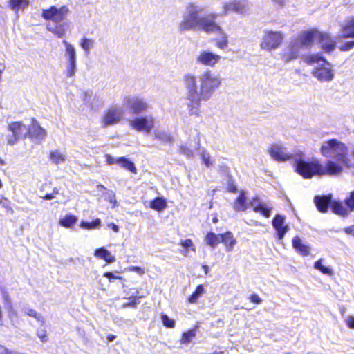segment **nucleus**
<instances>
[{"mask_svg": "<svg viewBox=\"0 0 354 354\" xmlns=\"http://www.w3.org/2000/svg\"><path fill=\"white\" fill-rule=\"evenodd\" d=\"M196 336V328L190 329L187 332H184L182 335L181 343H189L192 338Z\"/></svg>", "mask_w": 354, "mask_h": 354, "instance_id": "obj_42", "label": "nucleus"}, {"mask_svg": "<svg viewBox=\"0 0 354 354\" xmlns=\"http://www.w3.org/2000/svg\"><path fill=\"white\" fill-rule=\"evenodd\" d=\"M68 12V8L66 6L59 8L53 6L48 9H44L41 17L46 20L50 21L46 26L48 30L59 38L63 37L66 32L63 21Z\"/></svg>", "mask_w": 354, "mask_h": 354, "instance_id": "obj_4", "label": "nucleus"}, {"mask_svg": "<svg viewBox=\"0 0 354 354\" xmlns=\"http://www.w3.org/2000/svg\"><path fill=\"white\" fill-rule=\"evenodd\" d=\"M77 221V217L71 214H66L59 221V224L66 228H71Z\"/></svg>", "mask_w": 354, "mask_h": 354, "instance_id": "obj_30", "label": "nucleus"}, {"mask_svg": "<svg viewBox=\"0 0 354 354\" xmlns=\"http://www.w3.org/2000/svg\"><path fill=\"white\" fill-rule=\"evenodd\" d=\"M305 62L308 65L317 64L313 70L312 75L321 82H331L335 76L332 65L321 54H311L305 57Z\"/></svg>", "mask_w": 354, "mask_h": 354, "instance_id": "obj_6", "label": "nucleus"}, {"mask_svg": "<svg viewBox=\"0 0 354 354\" xmlns=\"http://www.w3.org/2000/svg\"><path fill=\"white\" fill-rule=\"evenodd\" d=\"M26 133L30 138L35 140L37 143H40L47 136L46 131L39 125L35 118H32V124L28 127Z\"/></svg>", "mask_w": 354, "mask_h": 354, "instance_id": "obj_14", "label": "nucleus"}, {"mask_svg": "<svg viewBox=\"0 0 354 354\" xmlns=\"http://www.w3.org/2000/svg\"><path fill=\"white\" fill-rule=\"evenodd\" d=\"M283 39V36L281 32L266 30L263 31L260 48L267 51L275 50L279 47Z\"/></svg>", "mask_w": 354, "mask_h": 354, "instance_id": "obj_7", "label": "nucleus"}, {"mask_svg": "<svg viewBox=\"0 0 354 354\" xmlns=\"http://www.w3.org/2000/svg\"><path fill=\"white\" fill-rule=\"evenodd\" d=\"M29 5L28 0H9V6L14 10L17 11L19 9H24Z\"/></svg>", "mask_w": 354, "mask_h": 354, "instance_id": "obj_36", "label": "nucleus"}, {"mask_svg": "<svg viewBox=\"0 0 354 354\" xmlns=\"http://www.w3.org/2000/svg\"><path fill=\"white\" fill-rule=\"evenodd\" d=\"M268 152L270 156L277 161H286L289 159H293L295 162L297 157L301 156L304 158L302 153H297L294 156L292 153H289L286 147L277 144L271 145Z\"/></svg>", "mask_w": 354, "mask_h": 354, "instance_id": "obj_10", "label": "nucleus"}, {"mask_svg": "<svg viewBox=\"0 0 354 354\" xmlns=\"http://www.w3.org/2000/svg\"><path fill=\"white\" fill-rule=\"evenodd\" d=\"M250 205L252 207L254 212L260 213L266 218L270 216L272 207L267 203L260 202L258 198H254L250 201Z\"/></svg>", "mask_w": 354, "mask_h": 354, "instance_id": "obj_20", "label": "nucleus"}, {"mask_svg": "<svg viewBox=\"0 0 354 354\" xmlns=\"http://www.w3.org/2000/svg\"><path fill=\"white\" fill-rule=\"evenodd\" d=\"M101 226V220L100 218H95V220L88 222L82 220L80 222V227L84 230H94V229H98Z\"/></svg>", "mask_w": 354, "mask_h": 354, "instance_id": "obj_35", "label": "nucleus"}, {"mask_svg": "<svg viewBox=\"0 0 354 354\" xmlns=\"http://www.w3.org/2000/svg\"><path fill=\"white\" fill-rule=\"evenodd\" d=\"M344 204L349 213L354 212V190L351 192L348 196L345 198Z\"/></svg>", "mask_w": 354, "mask_h": 354, "instance_id": "obj_44", "label": "nucleus"}, {"mask_svg": "<svg viewBox=\"0 0 354 354\" xmlns=\"http://www.w3.org/2000/svg\"><path fill=\"white\" fill-rule=\"evenodd\" d=\"M94 255L99 259L104 260L108 263H113L115 261V257L104 247L96 249Z\"/></svg>", "mask_w": 354, "mask_h": 354, "instance_id": "obj_26", "label": "nucleus"}, {"mask_svg": "<svg viewBox=\"0 0 354 354\" xmlns=\"http://www.w3.org/2000/svg\"><path fill=\"white\" fill-rule=\"evenodd\" d=\"M149 207L156 211L162 212L167 207V201L163 197H156L150 202Z\"/></svg>", "mask_w": 354, "mask_h": 354, "instance_id": "obj_29", "label": "nucleus"}, {"mask_svg": "<svg viewBox=\"0 0 354 354\" xmlns=\"http://www.w3.org/2000/svg\"><path fill=\"white\" fill-rule=\"evenodd\" d=\"M196 144V149L198 150V154L202 160L203 164H204L207 167H209L213 165V161L211 159V156L209 153L205 148H201V138H200V133H197L196 138L194 139Z\"/></svg>", "mask_w": 354, "mask_h": 354, "instance_id": "obj_22", "label": "nucleus"}, {"mask_svg": "<svg viewBox=\"0 0 354 354\" xmlns=\"http://www.w3.org/2000/svg\"><path fill=\"white\" fill-rule=\"evenodd\" d=\"M62 44L65 47L64 57L66 62L77 61V53L75 48L66 40H63Z\"/></svg>", "mask_w": 354, "mask_h": 354, "instance_id": "obj_25", "label": "nucleus"}, {"mask_svg": "<svg viewBox=\"0 0 354 354\" xmlns=\"http://www.w3.org/2000/svg\"><path fill=\"white\" fill-rule=\"evenodd\" d=\"M203 8L194 3H189L183 15V19L178 25L180 32L198 29L207 33L221 32V27L216 22L218 14L212 12L205 16L200 17L199 13Z\"/></svg>", "mask_w": 354, "mask_h": 354, "instance_id": "obj_2", "label": "nucleus"}, {"mask_svg": "<svg viewBox=\"0 0 354 354\" xmlns=\"http://www.w3.org/2000/svg\"><path fill=\"white\" fill-rule=\"evenodd\" d=\"M19 136L15 135L14 133H12L11 135L7 136L8 144L10 145H13L19 140Z\"/></svg>", "mask_w": 354, "mask_h": 354, "instance_id": "obj_54", "label": "nucleus"}, {"mask_svg": "<svg viewBox=\"0 0 354 354\" xmlns=\"http://www.w3.org/2000/svg\"><path fill=\"white\" fill-rule=\"evenodd\" d=\"M77 68V61L66 62L64 74L67 77H72L75 75Z\"/></svg>", "mask_w": 354, "mask_h": 354, "instance_id": "obj_39", "label": "nucleus"}, {"mask_svg": "<svg viewBox=\"0 0 354 354\" xmlns=\"http://www.w3.org/2000/svg\"><path fill=\"white\" fill-rule=\"evenodd\" d=\"M320 151L323 156L335 160L344 165V166L348 167L350 162L348 149L342 142L335 138L324 141L322 144Z\"/></svg>", "mask_w": 354, "mask_h": 354, "instance_id": "obj_5", "label": "nucleus"}, {"mask_svg": "<svg viewBox=\"0 0 354 354\" xmlns=\"http://www.w3.org/2000/svg\"><path fill=\"white\" fill-rule=\"evenodd\" d=\"M155 120L151 115L136 117L130 120V126L135 130L149 134L154 127Z\"/></svg>", "mask_w": 354, "mask_h": 354, "instance_id": "obj_11", "label": "nucleus"}, {"mask_svg": "<svg viewBox=\"0 0 354 354\" xmlns=\"http://www.w3.org/2000/svg\"><path fill=\"white\" fill-rule=\"evenodd\" d=\"M161 320L162 322V324L169 328H173L175 327L176 322L174 319L169 317V316L166 314L162 313L161 314Z\"/></svg>", "mask_w": 354, "mask_h": 354, "instance_id": "obj_45", "label": "nucleus"}, {"mask_svg": "<svg viewBox=\"0 0 354 354\" xmlns=\"http://www.w3.org/2000/svg\"><path fill=\"white\" fill-rule=\"evenodd\" d=\"M50 159L56 165H59L65 161L64 156L57 150L50 152Z\"/></svg>", "mask_w": 354, "mask_h": 354, "instance_id": "obj_43", "label": "nucleus"}, {"mask_svg": "<svg viewBox=\"0 0 354 354\" xmlns=\"http://www.w3.org/2000/svg\"><path fill=\"white\" fill-rule=\"evenodd\" d=\"M234 209L236 212H244L246 210V196L244 192H241L236 199Z\"/></svg>", "mask_w": 354, "mask_h": 354, "instance_id": "obj_28", "label": "nucleus"}, {"mask_svg": "<svg viewBox=\"0 0 354 354\" xmlns=\"http://www.w3.org/2000/svg\"><path fill=\"white\" fill-rule=\"evenodd\" d=\"M205 241L208 245L212 248H215L216 245L221 242L220 234L216 235L214 232H208L205 236Z\"/></svg>", "mask_w": 354, "mask_h": 354, "instance_id": "obj_38", "label": "nucleus"}, {"mask_svg": "<svg viewBox=\"0 0 354 354\" xmlns=\"http://www.w3.org/2000/svg\"><path fill=\"white\" fill-rule=\"evenodd\" d=\"M104 276L109 279L110 281L112 279H121L120 277L116 276L114 273L111 272H106L104 274Z\"/></svg>", "mask_w": 354, "mask_h": 354, "instance_id": "obj_57", "label": "nucleus"}, {"mask_svg": "<svg viewBox=\"0 0 354 354\" xmlns=\"http://www.w3.org/2000/svg\"><path fill=\"white\" fill-rule=\"evenodd\" d=\"M249 9L247 0H233L225 2L223 4V13L221 15H226L230 12L244 15Z\"/></svg>", "mask_w": 354, "mask_h": 354, "instance_id": "obj_13", "label": "nucleus"}, {"mask_svg": "<svg viewBox=\"0 0 354 354\" xmlns=\"http://www.w3.org/2000/svg\"><path fill=\"white\" fill-rule=\"evenodd\" d=\"M344 232L347 234H352V235L354 236V225H351V226H349L348 227H346L344 229Z\"/></svg>", "mask_w": 354, "mask_h": 354, "instance_id": "obj_61", "label": "nucleus"}, {"mask_svg": "<svg viewBox=\"0 0 354 354\" xmlns=\"http://www.w3.org/2000/svg\"><path fill=\"white\" fill-rule=\"evenodd\" d=\"M179 152L187 158H192L194 156L192 149L184 145L180 146Z\"/></svg>", "mask_w": 354, "mask_h": 354, "instance_id": "obj_49", "label": "nucleus"}, {"mask_svg": "<svg viewBox=\"0 0 354 354\" xmlns=\"http://www.w3.org/2000/svg\"><path fill=\"white\" fill-rule=\"evenodd\" d=\"M221 59V56L209 50H203L196 57V63L204 66H214Z\"/></svg>", "mask_w": 354, "mask_h": 354, "instance_id": "obj_15", "label": "nucleus"}, {"mask_svg": "<svg viewBox=\"0 0 354 354\" xmlns=\"http://www.w3.org/2000/svg\"><path fill=\"white\" fill-rule=\"evenodd\" d=\"M8 129L12 133L21 138L25 129V125L21 122H13L8 124Z\"/></svg>", "mask_w": 354, "mask_h": 354, "instance_id": "obj_32", "label": "nucleus"}, {"mask_svg": "<svg viewBox=\"0 0 354 354\" xmlns=\"http://www.w3.org/2000/svg\"><path fill=\"white\" fill-rule=\"evenodd\" d=\"M346 325L348 328L354 329V317L353 316H348L346 320Z\"/></svg>", "mask_w": 354, "mask_h": 354, "instance_id": "obj_56", "label": "nucleus"}, {"mask_svg": "<svg viewBox=\"0 0 354 354\" xmlns=\"http://www.w3.org/2000/svg\"><path fill=\"white\" fill-rule=\"evenodd\" d=\"M106 162L109 165L117 164V158H115L110 154H106Z\"/></svg>", "mask_w": 354, "mask_h": 354, "instance_id": "obj_58", "label": "nucleus"}, {"mask_svg": "<svg viewBox=\"0 0 354 354\" xmlns=\"http://www.w3.org/2000/svg\"><path fill=\"white\" fill-rule=\"evenodd\" d=\"M37 336L40 339L43 343L47 342L48 340L46 330L44 328H39L37 330Z\"/></svg>", "mask_w": 354, "mask_h": 354, "instance_id": "obj_52", "label": "nucleus"}, {"mask_svg": "<svg viewBox=\"0 0 354 354\" xmlns=\"http://www.w3.org/2000/svg\"><path fill=\"white\" fill-rule=\"evenodd\" d=\"M343 165L331 159L328 160L324 166L316 159L306 160L300 156L295 159V170L303 178H310L314 176L338 174L342 171Z\"/></svg>", "mask_w": 354, "mask_h": 354, "instance_id": "obj_3", "label": "nucleus"}, {"mask_svg": "<svg viewBox=\"0 0 354 354\" xmlns=\"http://www.w3.org/2000/svg\"><path fill=\"white\" fill-rule=\"evenodd\" d=\"M190 115L198 116L202 101H208L221 84L220 76L207 69L196 77L187 73L183 77Z\"/></svg>", "mask_w": 354, "mask_h": 354, "instance_id": "obj_1", "label": "nucleus"}, {"mask_svg": "<svg viewBox=\"0 0 354 354\" xmlns=\"http://www.w3.org/2000/svg\"><path fill=\"white\" fill-rule=\"evenodd\" d=\"M9 350L6 346L0 345V354H8Z\"/></svg>", "mask_w": 354, "mask_h": 354, "instance_id": "obj_63", "label": "nucleus"}, {"mask_svg": "<svg viewBox=\"0 0 354 354\" xmlns=\"http://www.w3.org/2000/svg\"><path fill=\"white\" fill-rule=\"evenodd\" d=\"M219 33L223 35V36L221 39L217 41L216 46L221 49H225L227 46L228 44L227 35L224 34L223 30L221 32Z\"/></svg>", "mask_w": 354, "mask_h": 354, "instance_id": "obj_50", "label": "nucleus"}, {"mask_svg": "<svg viewBox=\"0 0 354 354\" xmlns=\"http://www.w3.org/2000/svg\"><path fill=\"white\" fill-rule=\"evenodd\" d=\"M104 196L105 197V199L108 201L109 203L113 204V206L116 205V199H115V194L114 192L112 190H106L105 192L103 193Z\"/></svg>", "mask_w": 354, "mask_h": 354, "instance_id": "obj_48", "label": "nucleus"}, {"mask_svg": "<svg viewBox=\"0 0 354 354\" xmlns=\"http://www.w3.org/2000/svg\"><path fill=\"white\" fill-rule=\"evenodd\" d=\"M124 105L129 109L132 114L135 115L146 111L149 107L147 101L139 97H126Z\"/></svg>", "mask_w": 354, "mask_h": 354, "instance_id": "obj_12", "label": "nucleus"}, {"mask_svg": "<svg viewBox=\"0 0 354 354\" xmlns=\"http://www.w3.org/2000/svg\"><path fill=\"white\" fill-rule=\"evenodd\" d=\"M130 270L136 272L140 275H142L145 273L144 269L138 266H132L130 268Z\"/></svg>", "mask_w": 354, "mask_h": 354, "instance_id": "obj_59", "label": "nucleus"}, {"mask_svg": "<svg viewBox=\"0 0 354 354\" xmlns=\"http://www.w3.org/2000/svg\"><path fill=\"white\" fill-rule=\"evenodd\" d=\"M1 293L2 295V298L3 299V303L5 305V307L8 309H10L12 308V301L10 298L9 294L8 291L6 290V288L1 287L0 288Z\"/></svg>", "mask_w": 354, "mask_h": 354, "instance_id": "obj_47", "label": "nucleus"}, {"mask_svg": "<svg viewBox=\"0 0 354 354\" xmlns=\"http://www.w3.org/2000/svg\"><path fill=\"white\" fill-rule=\"evenodd\" d=\"M353 39L351 41L344 42L339 49L341 51H348L354 48V17L342 26L340 31V35L338 39Z\"/></svg>", "mask_w": 354, "mask_h": 354, "instance_id": "obj_9", "label": "nucleus"}, {"mask_svg": "<svg viewBox=\"0 0 354 354\" xmlns=\"http://www.w3.org/2000/svg\"><path fill=\"white\" fill-rule=\"evenodd\" d=\"M82 100L91 109L93 108V91L88 90L84 92Z\"/></svg>", "mask_w": 354, "mask_h": 354, "instance_id": "obj_46", "label": "nucleus"}, {"mask_svg": "<svg viewBox=\"0 0 354 354\" xmlns=\"http://www.w3.org/2000/svg\"><path fill=\"white\" fill-rule=\"evenodd\" d=\"M314 268L328 276H333L334 274V272L330 267L326 266L322 264V259L316 261L314 263Z\"/></svg>", "mask_w": 354, "mask_h": 354, "instance_id": "obj_37", "label": "nucleus"}, {"mask_svg": "<svg viewBox=\"0 0 354 354\" xmlns=\"http://www.w3.org/2000/svg\"><path fill=\"white\" fill-rule=\"evenodd\" d=\"M205 292V288L203 285H198L196 286V290L189 297L188 301L191 304H194L197 301L198 298L201 297Z\"/></svg>", "mask_w": 354, "mask_h": 354, "instance_id": "obj_40", "label": "nucleus"}, {"mask_svg": "<svg viewBox=\"0 0 354 354\" xmlns=\"http://www.w3.org/2000/svg\"><path fill=\"white\" fill-rule=\"evenodd\" d=\"M124 114L123 108L113 105L107 109L101 119V123L102 127H106L108 126L114 125L122 120Z\"/></svg>", "mask_w": 354, "mask_h": 354, "instance_id": "obj_8", "label": "nucleus"}, {"mask_svg": "<svg viewBox=\"0 0 354 354\" xmlns=\"http://www.w3.org/2000/svg\"><path fill=\"white\" fill-rule=\"evenodd\" d=\"M300 48L299 42L292 39L289 45L283 50L281 53L282 59L286 63L297 59L299 57Z\"/></svg>", "mask_w": 354, "mask_h": 354, "instance_id": "obj_16", "label": "nucleus"}, {"mask_svg": "<svg viewBox=\"0 0 354 354\" xmlns=\"http://www.w3.org/2000/svg\"><path fill=\"white\" fill-rule=\"evenodd\" d=\"M117 165H119L122 167L130 171L132 173H136L137 170L135 164L124 156L117 158Z\"/></svg>", "mask_w": 354, "mask_h": 354, "instance_id": "obj_31", "label": "nucleus"}, {"mask_svg": "<svg viewBox=\"0 0 354 354\" xmlns=\"http://www.w3.org/2000/svg\"><path fill=\"white\" fill-rule=\"evenodd\" d=\"M154 136L156 139H158L162 142L166 143H172L174 141L173 137L170 133L162 131V130H156L154 131Z\"/></svg>", "mask_w": 354, "mask_h": 354, "instance_id": "obj_34", "label": "nucleus"}, {"mask_svg": "<svg viewBox=\"0 0 354 354\" xmlns=\"http://www.w3.org/2000/svg\"><path fill=\"white\" fill-rule=\"evenodd\" d=\"M22 311L24 314L27 315L29 317H32L37 319L38 322L41 323V325L43 326L45 324V319L44 317L38 313L36 310L32 308L28 307H24L22 308Z\"/></svg>", "mask_w": 354, "mask_h": 354, "instance_id": "obj_33", "label": "nucleus"}, {"mask_svg": "<svg viewBox=\"0 0 354 354\" xmlns=\"http://www.w3.org/2000/svg\"><path fill=\"white\" fill-rule=\"evenodd\" d=\"M330 209L334 214L342 217H347L350 214L346 205L340 201L332 199Z\"/></svg>", "mask_w": 354, "mask_h": 354, "instance_id": "obj_23", "label": "nucleus"}, {"mask_svg": "<svg viewBox=\"0 0 354 354\" xmlns=\"http://www.w3.org/2000/svg\"><path fill=\"white\" fill-rule=\"evenodd\" d=\"M314 203L317 210L321 213H326L331 206L332 194L315 196Z\"/></svg>", "mask_w": 354, "mask_h": 354, "instance_id": "obj_21", "label": "nucleus"}, {"mask_svg": "<svg viewBox=\"0 0 354 354\" xmlns=\"http://www.w3.org/2000/svg\"><path fill=\"white\" fill-rule=\"evenodd\" d=\"M93 40L88 39L86 37H83L80 43V46L84 50L85 54L88 55L89 53L91 48L93 47Z\"/></svg>", "mask_w": 354, "mask_h": 354, "instance_id": "obj_41", "label": "nucleus"}, {"mask_svg": "<svg viewBox=\"0 0 354 354\" xmlns=\"http://www.w3.org/2000/svg\"><path fill=\"white\" fill-rule=\"evenodd\" d=\"M321 44L322 48L326 53H330L335 50L336 47V41L332 38L328 33L321 32L318 31L317 39Z\"/></svg>", "mask_w": 354, "mask_h": 354, "instance_id": "obj_19", "label": "nucleus"}, {"mask_svg": "<svg viewBox=\"0 0 354 354\" xmlns=\"http://www.w3.org/2000/svg\"><path fill=\"white\" fill-rule=\"evenodd\" d=\"M54 194H47L45 196H42V198L46 201H50L55 198Z\"/></svg>", "mask_w": 354, "mask_h": 354, "instance_id": "obj_64", "label": "nucleus"}, {"mask_svg": "<svg viewBox=\"0 0 354 354\" xmlns=\"http://www.w3.org/2000/svg\"><path fill=\"white\" fill-rule=\"evenodd\" d=\"M292 243L293 248L301 255L306 257L310 254V247L304 243L299 236H295Z\"/></svg>", "mask_w": 354, "mask_h": 354, "instance_id": "obj_24", "label": "nucleus"}, {"mask_svg": "<svg viewBox=\"0 0 354 354\" xmlns=\"http://www.w3.org/2000/svg\"><path fill=\"white\" fill-rule=\"evenodd\" d=\"M318 31L316 30H309L301 32L297 37L294 38L295 41L299 42V46L301 48L311 46L313 41L317 39Z\"/></svg>", "mask_w": 354, "mask_h": 354, "instance_id": "obj_17", "label": "nucleus"}, {"mask_svg": "<svg viewBox=\"0 0 354 354\" xmlns=\"http://www.w3.org/2000/svg\"><path fill=\"white\" fill-rule=\"evenodd\" d=\"M180 245L185 249L190 248L192 250L195 251L194 245L193 244L192 241L190 239H187L184 241H182L180 243Z\"/></svg>", "mask_w": 354, "mask_h": 354, "instance_id": "obj_53", "label": "nucleus"}, {"mask_svg": "<svg viewBox=\"0 0 354 354\" xmlns=\"http://www.w3.org/2000/svg\"><path fill=\"white\" fill-rule=\"evenodd\" d=\"M272 224L277 232L278 239H283L285 234L290 229L288 225H285V216L281 214L275 215L272 221Z\"/></svg>", "mask_w": 354, "mask_h": 354, "instance_id": "obj_18", "label": "nucleus"}, {"mask_svg": "<svg viewBox=\"0 0 354 354\" xmlns=\"http://www.w3.org/2000/svg\"><path fill=\"white\" fill-rule=\"evenodd\" d=\"M220 243H223L226 246L227 251H231L236 244V240L234 239L232 233L227 232L224 234H220Z\"/></svg>", "mask_w": 354, "mask_h": 354, "instance_id": "obj_27", "label": "nucleus"}, {"mask_svg": "<svg viewBox=\"0 0 354 354\" xmlns=\"http://www.w3.org/2000/svg\"><path fill=\"white\" fill-rule=\"evenodd\" d=\"M250 301L255 304H260L262 302V299L259 296L255 293L252 294L249 297Z\"/></svg>", "mask_w": 354, "mask_h": 354, "instance_id": "obj_55", "label": "nucleus"}, {"mask_svg": "<svg viewBox=\"0 0 354 354\" xmlns=\"http://www.w3.org/2000/svg\"><path fill=\"white\" fill-rule=\"evenodd\" d=\"M228 191L232 193H235L237 191L236 187L232 184L231 182L228 183L227 186Z\"/></svg>", "mask_w": 354, "mask_h": 354, "instance_id": "obj_62", "label": "nucleus"}, {"mask_svg": "<svg viewBox=\"0 0 354 354\" xmlns=\"http://www.w3.org/2000/svg\"><path fill=\"white\" fill-rule=\"evenodd\" d=\"M108 227L111 229L114 232H119V226L115 223H109L108 224Z\"/></svg>", "mask_w": 354, "mask_h": 354, "instance_id": "obj_60", "label": "nucleus"}, {"mask_svg": "<svg viewBox=\"0 0 354 354\" xmlns=\"http://www.w3.org/2000/svg\"><path fill=\"white\" fill-rule=\"evenodd\" d=\"M144 296H136L133 297H130L129 299L131 301L128 303H125L123 304L124 307H136L138 304L140 303V299L142 298Z\"/></svg>", "mask_w": 354, "mask_h": 354, "instance_id": "obj_51", "label": "nucleus"}]
</instances>
